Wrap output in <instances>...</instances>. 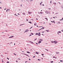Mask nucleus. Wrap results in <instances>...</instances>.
I'll list each match as a JSON object with an SVG mask.
<instances>
[{
    "instance_id": "nucleus-1",
    "label": "nucleus",
    "mask_w": 63,
    "mask_h": 63,
    "mask_svg": "<svg viewBox=\"0 0 63 63\" xmlns=\"http://www.w3.org/2000/svg\"><path fill=\"white\" fill-rule=\"evenodd\" d=\"M46 14H49V12H48V11H46Z\"/></svg>"
},
{
    "instance_id": "nucleus-2",
    "label": "nucleus",
    "mask_w": 63,
    "mask_h": 63,
    "mask_svg": "<svg viewBox=\"0 0 63 63\" xmlns=\"http://www.w3.org/2000/svg\"><path fill=\"white\" fill-rule=\"evenodd\" d=\"M29 31L28 30H26L25 31V32H24V33H25L26 32H27L28 31Z\"/></svg>"
},
{
    "instance_id": "nucleus-3",
    "label": "nucleus",
    "mask_w": 63,
    "mask_h": 63,
    "mask_svg": "<svg viewBox=\"0 0 63 63\" xmlns=\"http://www.w3.org/2000/svg\"><path fill=\"white\" fill-rule=\"evenodd\" d=\"M38 35L39 36H40V35H41V34H40V32L38 33Z\"/></svg>"
},
{
    "instance_id": "nucleus-4",
    "label": "nucleus",
    "mask_w": 63,
    "mask_h": 63,
    "mask_svg": "<svg viewBox=\"0 0 63 63\" xmlns=\"http://www.w3.org/2000/svg\"><path fill=\"white\" fill-rule=\"evenodd\" d=\"M13 37H14V36H12L9 37V38H13Z\"/></svg>"
},
{
    "instance_id": "nucleus-5",
    "label": "nucleus",
    "mask_w": 63,
    "mask_h": 63,
    "mask_svg": "<svg viewBox=\"0 0 63 63\" xmlns=\"http://www.w3.org/2000/svg\"><path fill=\"white\" fill-rule=\"evenodd\" d=\"M54 43L55 44H56V43H57V41H54Z\"/></svg>"
},
{
    "instance_id": "nucleus-6",
    "label": "nucleus",
    "mask_w": 63,
    "mask_h": 63,
    "mask_svg": "<svg viewBox=\"0 0 63 63\" xmlns=\"http://www.w3.org/2000/svg\"><path fill=\"white\" fill-rule=\"evenodd\" d=\"M44 29V28L43 27V28H41V29H40V30H38V31H39V30H41V29Z\"/></svg>"
},
{
    "instance_id": "nucleus-7",
    "label": "nucleus",
    "mask_w": 63,
    "mask_h": 63,
    "mask_svg": "<svg viewBox=\"0 0 63 63\" xmlns=\"http://www.w3.org/2000/svg\"><path fill=\"white\" fill-rule=\"evenodd\" d=\"M36 53L37 54H39V52H36V53Z\"/></svg>"
},
{
    "instance_id": "nucleus-8",
    "label": "nucleus",
    "mask_w": 63,
    "mask_h": 63,
    "mask_svg": "<svg viewBox=\"0 0 63 63\" xmlns=\"http://www.w3.org/2000/svg\"><path fill=\"white\" fill-rule=\"evenodd\" d=\"M29 14H31L32 13V12H28Z\"/></svg>"
},
{
    "instance_id": "nucleus-9",
    "label": "nucleus",
    "mask_w": 63,
    "mask_h": 63,
    "mask_svg": "<svg viewBox=\"0 0 63 63\" xmlns=\"http://www.w3.org/2000/svg\"><path fill=\"white\" fill-rule=\"evenodd\" d=\"M61 7L62 8H63V4L62 5Z\"/></svg>"
},
{
    "instance_id": "nucleus-10",
    "label": "nucleus",
    "mask_w": 63,
    "mask_h": 63,
    "mask_svg": "<svg viewBox=\"0 0 63 63\" xmlns=\"http://www.w3.org/2000/svg\"><path fill=\"white\" fill-rule=\"evenodd\" d=\"M39 41H43V39H40L39 40Z\"/></svg>"
},
{
    "instance_id": "nucleus-11",
    "label": "nucleus",
    "mask_w": 63,
    "mask_h": 63,
    "mask_svg": "<svg viewBox=\"0 0 63 63\" xmlns=\"http://www.w3.org/2000/svg\"><path fill=\"white\" fill-rule=\"evenodd\" d=\"M41 43V41H39L38 42L39 44H40V43Z\"/></svg>"
},
{
    "instance_id": "nucleus-12",
    "label": "nucleus",
    "mask_w": 63,
    "mask_h": 63,
    "mask_svg": "<svg viewBox=\"0 0 63 63\" xmlns=\"http://www.w3.org/2000/svg\"><path fill=\"white\" fill-rule=\"evenodd\" d=\"M54 21H51V22H54V23H55V22H54Z\"/></svg>"
},
{
    "instance_id": "nucleus-13",
    "label": "nucleus",
    "mask_w": 63,
    "mask_h": 63,
    "mask_svg": "<svg viewBox=\"0 0 63 63\" xmlns=\"http://www.w3.org/2000/svg\"><path fill=\"white\" fill-rule=\"evenodd\" d=\"M45 18V19H46L47 20H48L47 18Z\"/></svg>"
},
{
    "instance_id": "nucleus-14",
    "label": "nucleus",
    "mask_w": 63,
    "mask_h": 63,
    "mask_svg": "<svg viewBox=\"0 0 63 63\" xmlns=\"http://www.w3.org/2000/svg\"><path fill=\"white\" fill-rule=\"evenodd\" d=\"M36 35H38V33H36L35 34Z\"/></svg>"
},
{
    "instance_id": "nucleus-15",
    "label": "nucleus",
    "mask_w": 63,
    "mask_h": 63,
    "mask_svg": "<svg viewBox=\"0 0 63 63\" xmlns=\"http://www.w3.org/2000/svg\"><path fill=\"white\" fill-rule=\"evenodd\" d=\"M34 25L35 26H36V25H37V24L36 23H34Z\"/></svg>"
},
{
    "instance_id": "nucleus-16",
    "label": "nucleus",
    "mask_w": 63,
    "mask_h": 63,
    "mask_svg": "<svg viewBox=\"0 0 63 63\" xmlns=\"http://www.w3.org/2000/svg\"><path fill=\"white\" fill-rule=\"evenodd\" d=\"M25 54V55H27V56H28V55H27V54Z\"/></svg>"
},
{
    "instance_id": "nucleus-17",
    "label": "nucleus",
    "mask_w": 63,
    "mask_h": 63,
    "mask_svg": "<svg viewBox=\"0 0 63 63\" xmlns=\"http://www.w3.org/2000/svg\"><path fill=\"white\" fill-rule=\"evenodd\" d=\"M27 53H30V52H28V51H27Z\"/></svg>"
},
{
    "instance_id": "nucleus-18",
    "label": "nucleus",
    "mask_w": 63,
    "mask_h": 63,
    "mask_svg": "<svg viewBox=\"0 0 63 63\" xmlns=\"http://www.w3.org/2000/svg\"><path fill=\"white\" fill-rule=\"evenodd\" d=\"M53 4H54V5H56V3H53Z\"/></svg>"
},
{
    "instance_id": "nucleus-19",
    "label": "nucleus",
    "mask_w": 63,
    "mask_h": 63,
    "mask_svg": "<svg viewBox=\"0 0 63 63\" xmlns=\"http://www.w3.org/2000/svg\"><path fill=\"white\" fill-rule=\"evenodd\" d=\"M51 42V43H53L54 42H53V41H52Z\"/></svg>"
},
{
    "instance_id": "nucleus-20",
    "label": "nucleus",
    "mask_w": 63,
    "mask_h": 63,
    "mask_svg": "<svg viewBox=\"0 0 63 63\" xmlns=\"http://www.w3.org/2000/svg\"><path fill=\"white\" fill-rule=\"evenodd\" d=\"M46 50L47 51H48V50L46 49Z\"/></svg>"
},
{
    "instance_id": "nucleus-21",
    "label": "nucleus",
    "mask_w": 63,
    "mask_h": 63,
    "mask_svg": "<svg viewBox=\"0 0 63 63\" xmlns=\"http://www.w3.org/2000/svg\"><path fill=\"white\" fill-rule=\"evenodd\" d=\"M31 34L32 35H34V34L32 33H31Z\"/></svg>"
},
{
    "instance_id": "nucleus-22",
    "label": "nucleus",
    "mask_w": 63,
    "mask_h": 63,
    "mask_svg": "<svg viewBox=\"0 0 63 63\" xmlns=\"http://www.w3.org/2000/svg\"><path fill=\"white\" fill-rule=\"evenodd\" d=\"M29 23H31V24H32V22H29Z\"/></svg>"
},
{
    "instance_id": "nucleus-23",
    "label": "nucleus",
    "mask_w": 63,
    "mask_h": 63,
    "mask_svg": "<svg viewBox=\"0 0 63 63\" xmlns=\"http://www.w3.org/2000/svg\"><path fill=\"white\" fill-rule=\"evenodd\" d=\"M63 19V17L62 18V19L60 20H62Z\"/></svg>"
},
{
    "instance_id": "nucleus-24",
    "label": "nucleus",
    "mask_w": 63,
    "mask_h": 63,
    "mask_svg": "<svg viewBox=\"0 0 63 63\" xmlns=\"http://www.w3.org/2000/svg\"><path fill=\"white\" fill-rule=\"evenodd\" d=\"M42 2L40 4V5H41V4H42Z\"/></svg>"
},
{
    "instance_id": "nucleus-25",
    "label": "nucleus",
    "mask_w": 63,
    "mask_h": 63,
    "mask_svg": "<svg viewBox=\"0 0 63 63\" xmlns=\"http://www.w3.org/2000/svg\"><path fill=\"white\" fill-rule=\"evenodd\" d=\"M51 63H53V61H52L51 62H50Z\"/></svg>"
},
{
    "instance_id": "nucleus-26",
    "label": "nucleus",
    "mask_w": 63,
    "mask_h": 63,
    "mask_svg": "<svg viewBox=\"0 0 63 63\" xmlns=\"http://www.w3.org/2000/svg\"><path fill=\"white\" fill-rule=\"evenodd\" d=\"M46 31H47V32H48V31L46 30Z\"/></svg>"
},
{
    "instance_id": "nucleus-27",
    "label": "nucleus",
    "mask_w": 63,
    "mask_h": 63,
    "mask_svg": "<svg viewBox=\"0 0 63 63\" xmlns=\"http://www.w3.org/2000/svg\"><path fill=\"white\" fill-rule=\"evenodd\" d=\"M30 1H33V0H30Z\"/></svg>"
},
{
    "instance_id": "nucleus-28",
    "label": "nucleus",
    "mask_w": 63,
    "mask_h": 63,
    "mask_svg": "<svg viewBox=\"0 0 63 63\" xmlns=\"http://www.w3.org/2000/svg\"><path fill=\"white\" fill-rule=\"evenodd\" d=\"M58 33H61V32H58Z\"/></svg>"
},
{
    "instance_id": "nucleus-29",
    "label": "nucleus",
    "mask_w": 63,
    "mask_h": 63,
    "mask_svg": "<svg viewBox=\"0 0 63 63\" xmlns=\"http://www.w3.org/2000/svg\"><path fill=\"white\" fill-rule=\"evenodd\" d=\"M56 52V53H57V54H58V53H59V52Z\"/></svg>"
},
{
    "instance_id": "nucleus-30",
    "label": "nucleus",
    "mask_w": 63,
    "mask_h": 63,
    "mask_svg": "<svg viewBox=\"0 0 63 63\" xmlns=\"http://www.w3.org/2000/svg\"><path fill=\"white\" fill-rule=\"evenodd\" d=\"M14 55H16V54H15V53H14Z\"/></svg>"
},
{
    "instance_id": "nucleus-31",
    "label": "nucleus",
    "mask_w": 63,
    "mask_h": 63,
    "mask_svg": "<svg viewBox=\"0 0 63 63\" xmlns=\"http://www.w3.org/2000/svg\"><path fill=\"white\" fill-rule=\"evenodd\" d=\"M33 27H31L30 28V29H31V28H32Z\"/></svg>"
},
{
    "instance_id": "nucleus-32",
    "label": "nucleus",
    "mask_w": 63,
    "mask_h": 63,
    "mask_svg": "<svg viewBox=\"0 0 63 63\" xmlns=\"http://www.w3.org/2000/svg\"><path fill=\"white\" fill-rule=\"evenodd\" d=\"M7 59L8 60H9V59L8 58H7Z\"/></svg>"
},
{
    "instance_id": "nucleus-33",
    "label": "nucleus",
    "mask_w": 63,
    "mask_h": 63,
    "mask_svg": "<svg viewBox=\"0 0 63 63\" xmlns=\"http://www.w3.org/2000/svg\"><path fill=\"white\" fill-rule=\"evenodd\" d=\"M38 60H39V61H40V60H39V59H38Z\"/></svg>"
},
{
    "instance_id": "nucleus-34",
    "label": "nucleus",
    "mask_w": 63,
    "mask_h": 63,
    "mask_svg": "<svg viewBox=\"0 0 63 63\" xmlns=\"http://www.w3.org/2000/svg\"><path fill=\"white\" fill-rule=\"evenodd\" d=\"M31 20H33V19H32Z\"/></svg>"
},
{
    "instance_id": "nucleus-35",
    "label": "nucleus",
    "mask_w": 63,
    "mask_h": 63,
    "mask_svg": "<svg viewBox=\"0 0 63 63\" xmlns=\"http://www.w3.org/2000/svg\"><path fill=\"white\" fill-rule=\"evenodd\" d=\"M51 2H52V1H50V3H51Z\"/></svg>"
},
{
    "instance_id": "nucleus-36",
    "label": "nucleus",
    "mask_w": 63,
    "mask_h": 63,
    "mask_svg": "<svg viewBox=\"0 0 63 63\" xmlns=\"http://www.w3.org/2000/svg\"><path fill=\"white\" fill-rule=\"evenodd\" d=\"M22 4H21V7H22Z\"/></svg>"
},
{
    "instance_id": "nucleus-37",
    "label": "nucleus",
    "mask_w": 63,
    "mask_h": 63,
    "mask_svg": "<svg viewBox=\"0 0 63 63\" xmlns=\"http://www.w3.org/2000/svg\"><path fill=\"white\" fill-rule=\"evenodd\" d=\"M9 63V62H7V63Z\"/></svg>"
},
{
    "instance_id": "nucleus-38",
    "label": "nucleus",
    "mask_w": 63,
    "mask_h": 63,
    "mask_svg": "<svg viewBox=\"0 0 63 63\" xmlns=\"http://www.w3.org/2000/svg\"><path fill=\"white\" fill-rule=\"evenodd\" d=\"M40 14H42V12H40Z\"/></svg>"
},
{
    "instance_id": "nucleus-39",
    "label": "nucleus",
    "mask_w": 63,
    "mask_h": 63,
    "mask_svg": "<svg viewBox=\"0 0 63 63\" xmlns=\"http://www.w3.org/2000/svg\"><path fill=\"white\" fill-rule=\"evenodd\" d=\"M9 10V9H7V10L8 11Z\"/></svg>"
},
{
    "instance_id": "nucleus-40",
    "label": "nucleus",
    "mask_w": 63,
    "mask_h": 63,
    "mask_svg": "<svg viewBox=\"0 0 63 63\" xmlns=\"http://www.w3.org/2000/svg\"><path fill=\"white\" fill-rule=\"evenodd\" d=\"M44 32H42V33H44Z\"/></svg>"
},
{
    "instance_id": "nucleus-41",
    "label": "nucleus",
    "mask_w": 63,
    "mask_h": 63,
    "mask_svg": "<svg viewBox=\"0 0 63 63\" xmlns=\"http://www.w3.org/2000/svg\"><path fill=\"white\" fill-rule=\"evenodd\" d=\"M2 63H3V61H2Z\"/></svg>"
},
{
    "instance_id": "nucleus-42",
    "label": "nucleus",
    "mask_w": 63,
    "mask_h": 63,
    "mask_svg": "<svg viewBox=\"0 0 63 63\" xmlns=\"http://www.w3.org/2000/svg\"><path fill=\"white\" fill-rule=\"evenodd\" d=\"M58 14V13H56V14Z\"/></svg>"
},
{
    "instance_id": "nucleus-43",
    "label": "nucleus",
    "mask_w": 63,
    "mask_h": 63,
    "mask_svg": "<svg viewBox=\"0 0 63 63\" xmlns=\"http://www.w3.org/2000/svg\"><path fill=\"white\" fill-rule=\"evenodd\" d=\"M44 54H42V55H44Z\"/></svg>"
},
{
    "instance_id": "nucleus-44",
    "label": "nucleus",
    "mask_w": 63,
    "mask_h": 63,
    "mask_svg": "<svg viewBox=\"0 0 63 63\" xmlns=\"http://www.w3.org/2000/svg\"><path fill=\"white\" fill-rule=\"evenodd\" d=\"M48 9H50V10H51V8H49Z\"/></svg>"
},
{
    "instance_id": "nucleus-45",
    "label": "nucleus",
    "mask_w": 63,
    "mask_h": 63,
    "mask_svg": "<svg viewBox=\"0 0 63 63\" xmlns=\"http://www.w3.org/2000/svg\"><path fill=\"white\" fill-rule=\"evenodd\" d=\"M27 21H28V19H27L26 20Z\"/></svg>"
},
{
    "instance_id": "nucleus-46",
    "label": "nucleus",
    "mask_w": 63,
    "mask_h": 63,
    "mask_svg": "<svg viewBox=\"0 0 63 63\" xmlns=\"http://www.w3.org/2000/svg\"><path fill=\"white\" fill-rule=\"evenodd\" d=\"M42 5L43 6H44V5L43 4H42Z\"/></svg>"
},
{
    "instance_id": "nucleus-47",
    "label": "nucleus",
    "mask_w": 63,
    "mask_h": 63,
    "mask_svg": "<svg viewBox=\"0 0 63 63\" xmlns=\"http://www.w3.org/2000/svg\"><path fill=\"white\" fill-rule=\"evenodd\" d=\"M53 58H55V57L54 56H53Z\"/></svg>"
},
{
    "instance_id": "nucleus-48",
    "label": "nucleus",
    "mask_w": 63,
    "mask_h": 63,
    "mask_svg": "<svg viewBox=\"0 0 63 63\" xmlns=\"http://www.w3.org/2000/svg\"><path fill=\"white\" fill-rule=\"evenodd\" d=\"M62 32H63V30H62Z\"/></svg>"
},
{
    "instance_id": "nucleus-49",
    "label": "nucleus",
    "mask_w": 63,
    "mask_h": 63,
    "mask_svg": "<svg viewBox=\"0 0 63 63\" xmlns=\"http://www.w3.org/2000/svg\"><path fill=\"white\" fill-rule=\"evenodd\" d=\"M19 59V60H20V59Z\"/></svg>"
},
{
    "instance_id": "nucleus-50",
    "label": "nucleus",
    "mask_w": 63,
    "mask_h": 63,
    "mask_svg": "<svg viewBox=\"0 0 63 63\" xmlns=\"http://www.w3.org/2000/svg\"><path fill=\"white\" fill-rule=\"evenodd\" d=\"M35 57V56H33V58H34Z\"/></svg>"
},
{
    "instance_id": "nucleus-51",
    "label": "nucleus",
    "mask_w": 63,
    "mask_h": 63,
    "mask_svg": "<svg viewBox=\"0 0 63 63\" xmlns=\"http://www.w3.org/2000/svg\"><path fill=\"white\" fill-rule=\"evenodd\" d=\"M53 18H55V17H53Z\"/></svg>"
},
{
    "instance_id": "nucleus-52",
    "label": "nucleus",
    "mask_w": 63,
    "mask_h": 63,
    "mask_svg": "<svg viewBox=\"0 0 63 63\" xmlns=\"http://www.w3.org/2000/svg\"><path fill=\"white\" fill-rule=\"evenodd\" d=\"M29 59V60H30H30H31L30 59Z\"/></svg>"
},
{
    "instance_id": "nucleus-53",
    "label": "nucleus",
    "mask_w": 63,
    "mask_h": 63,
    "mask_svg": "<svg viewBox=\"0 0 63 63\" xmlns=\"http://www.w3.org/2000/svg\"><path fill=\"white\" fill-rule=\"evenodd\" d=\"M18 15H19V14H18Z\"/></svg>"
},
{
    "instance_id": "nucleus-54",
    "label": "nucleus",
    "mask_w": 63,
    "mask_h": 63,
    "mask_svg": "<svg viewBox=\"0 0 63 63\" xmlns=\"http://www.w3.org/2000/svg\"><path fill=\"white\" fill-rule=\"evenodd\" d=\"M36 19H37V20H38V19L36 18Z\"/></svg>"
},
{
    "instance_id": "nucleus-55",
    "label": "nucleus",
    "mask_w": 63,
    "mask_h": 63,
    "mask_svg": "<svg viewBox=\"0 0 63 63\" xmlns=\"http://www.w3.org/2000/svg\"><path fill=\"white\" fill-rule=\"evenodd\" d=\"M60 61L61 62L62 61L61 60V61Z\"/></svg>"
},
{
    "instance_id": "nucleus-56",
    "label": "nucleus",
    "mask_w": 63,
    "mask_h": 63,
    "mask_svg": "<svg viewBox=\"0 0 63 63\" xmlns=\"http://www.w3.org/2000/svg\"><path fill=\"white\" fill-rule=\"evenodd\" d=\"M6 8L5 9H4V10H6Z\"/></svg>"
},
{
    "instance_id": "nucleus-57",
    "label": "nucleus",
    "mask_w": 63,
    "mask_h": 63,
    "mask_svg": "<svg viewBox=\"0 0 63 63\" xmlns=\"http://www.w3.org/2000/svg\"><path fill=\"white\" fill-rule=\"evenodd\" d=\"M36 44L37 45H38V43H36Z\"/></svg>"
},
{
    "instance_id": "nucleus-58",
    "label": "nucleus",
    "mask_w": 63,
    "mask_h": 63,
    "mask_svg": "<svg viewBox=\"0 0 63 63\" xmlns=\"http://www.w3.org/2000/svg\"><path fill=\"white\" fill-rule=\"evenodd\" d=\"M49 25H51V24H50H50H49Z\"/></svg>"
},
{
    "instance_id": "nucleus-59",
    "label": "nucleus",
    "mask_w": 63,
    "mask_h": 63,
    "mask_svg": "<svg viewBox=\"0 0 63 63\" xmlns=\"http://www.w3.org/2000/svg\"><path fill=\"white\" fill-rule=\"evenodd\" d=\"M30 36H31V35H30Z\"/></svg>"
},
{
    "instance_id": "nucleus-60",
    "label": "nucleus",
    "mask_w": 63,
    "mask_h": 63,
    "mask_svg": "<svg viewBox=\"0 0 63 63\" xmlns=\"http://www.w3.org/2000/svg\"><path fill=\"white\" fill-rule=\"evenodd\" d=\"M8 11V10H7L6 11V12H7Z\"/></svg>"
},
{
    "instance_id": "nucleus-61",
    "label": "nucleus",
    "mask_w": 63,
    "mask_h": 63,
    "mask_svg": "<svg viewBox=\"0 0 63 63\" xmlns=\"http://www.w3.org/2000/svg\"><path fill=\"white\" fill-rule=\"evenodd\" d=\"M37 40V39H35V40Z\"/></svg>"
},
{
    "instance_id": "nucleus-62",
    "label": "nucleus",
    "mask_w": 63,
    "mask_h": 63,
    "mask_svg": "<svg viewBox=\"0 0 63 63\" xmlns=\"http://www.w3.org/2000/svg\"><path fill=\"white\" fill-rule=\"evenodd\" d=\"M1 8H1V7H0V9H1Z\"/></svg>"
},
{
    "instance_id": "nucleus-63",
    "label": "nucleus",
    "mask_w": 63,
    "mask_h": 63,
    "mask_svg": "<svg viewBox=\"0 0 63 63\" xmlns=\"http://www.w3.org/2000/svg\"><path fill=\"white\" fill-rule=\"evenodd\" d=\"M16 62H17V61H16Z\"/></svg>"
},
{
    "instance_id": "nucleus-64",
    "label": "nucleus",
    "mask_w": 63,
    "mask_h": 63,
    "mask_svg": "<svg viewBox=\"0 0 63 63\" xmlns=\"http://www.w3.org/2000/svg\"><path fill=\"white\" fill-rule=\"evenodd\" d=\"M0 3L1 4V3H1V2H0Z\"/></svg>"
}]
</instances>
